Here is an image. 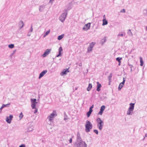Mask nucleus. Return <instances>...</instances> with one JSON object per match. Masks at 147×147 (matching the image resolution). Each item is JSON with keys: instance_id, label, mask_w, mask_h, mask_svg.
Instances as JSON below:
<instances>
[{"instance_id": "ea45409f", "label": "nucleus", "mask_w": 147, "mask_h": 147, "mask_svg": "<svg viewBox=\"0 0 147 147\" xmlns=\"http://www.w3.org/2000/svg\"><path fill=\"white\" fill-rule=\"evenodd\" d=\"M104 40H106V39H105V38H104Z\"/></svg>"}, {"instance_id": "e433bc0d", "label": "nucleus", "mask_w": 147, "mask_h": 147, "mask_svg": "<svg viewBox=\"0 0 147 147\" xmlns=\"http://www.w3.org/2000/svg\"><path fill=\"white\" fill-rule=\"evenodd\" d=\"M32 26H31V29H30V31L31 32H32Z\"/></svg>"}, {"instance_id": "9b49d317", "label": "nucleus", "mask_w": 147, "mask_h": 147, "mask_svg": "<svg viewBox=\"0 0 147 147\" xmlns=\"http://www.w3.org/2000/svg\"><path fill=\"white\" fill-rule=\"evenodd\" d=\"M69 72V71L68 69H64L61 73L60 74L61 76H63L66 74L67 72Z\"/></svg>"}, {"instance_id": "58836bf2", "label": "nucleus", "mask_w": 147, "mask_h": 147, "mask_svg": "<svg viewBox=\"0 0 147 147\" xmlns=\"http://www.w3.org/2000/svg\"><path fill=\"white\" fill-rule=\"evenodd\" d=\"M119 36L120 35L121 36H123V34H120V35H119Z\"/></svg>"}, {"instance_id": "7c9ffc66", "label": "nucleus", "mask_w": 147, "mask_h": 147, "mask_svg": "<svg viewBox=\"0 0 147 147\" xmlns=\"http://www.w3.org/2000/svg\"><path fill=\"white\" fill-rule=\"evenodd\" d=\"M16 51V50H14L13 51V52L12 53V54H11V57L15 53Z\"/></svg>"}, {"instance_id": "f8f14e48", "label": "nucleus", "mask_w": 147, "mask_h": 147, "mask_svg": "<svg viewBox=\"0 0 147 147\" xmlns=\"http://www.w3.org/2000/svg\"><path fill=\"white\" fill-rule=\"evenodd\" d=\"M24 24L22 20H20L19 22L18 25L20 29H22L24 26Z\"/></svg>"}, {"instance_id": "39448f33", "label": "nucleus", "mask_w": 147, "mask_h": 147, "mask_svg": "<svg viewBox=\"0 0 147 147\" xmlns=\"http://www.w3.org/2000/svg\"><path fill=\"white\" fill-rule=\"evenodd\" d=\"M13 116L12 115H9V116H7L6 118V121L8 123H10L11 122Z\"/></svg>"}, {"instance_id": "f257e3e1", "label": "nucleus", "mask_w": 147, "mask_h": 147, "mask_svg": "<svg viewBox=\"0 0 147 147\" xmlns=\"http://www.w3.org/2000/svg\"><path fill=\"white\" fill-rule=\"evenodd\" d=\"M85 131L87 132L90 131L92 127V125L91 123L89 121L87 120L86 121V124L85 125Z\"/></svg>"}, {"instance_id": "f3484780", "label": "nucleus", "mask_w": 147, "mask_h": 147, "mask_svg": "<svg viewBox=\"0 0 147 147\" xmlns=\"http://www.w3.org/2000/svg\"><path fill=\"white\" fill-rule=\"evenodd\" d=\"M97 90L98 91H99L100 90V88L101 87V85L98 82H97Z\"/></svg>"}, {"instance_id": "423d86ee", "label": "nucleus", "mask_w": 147, "mask_h": 147, "mask_svg": "<svg viewBox=\"0 0 147 147\" xmlns=\"http://www.w3.org/2000/svg\"><path fill=\"white\" fill-rule=\"evenodd\" d=\"M83 145L84 147H86L87 146L85 142H81L80 143L76 144L75 145L76 147H82V146Z\"/></svg>"}, {"instance_id": "473e14b6", "label": "nucleus", "mask_w": 147, "mask_h": 147, "mask_svg": "<svg viewBox=\"0 0 147 147\" xmlns=\"http://www.w3.org/2000/svg\"><path fill=\"white\" fill-rule=\"evenodd\" d=\"M120 12L121 13H125V9H123L121 10Z\"/></svg>"}, {"instance_id": "6ab92c4d", "label": "nucleus", "mask_w": 147, "mask_h": 147, "mask_svg": "<svg viewBox=\"0 0 147 147\" xmlns=\"http://www.w3.org/2000/svg\"><path fill=\"white\" fill-rule=\"evenodd\" d=\"M50 115L54 117V116H56L57 115V114L56 111L55 110H53V112Z\"/></svg>"}, {"instance_id": "f704fd0d", "label": "nucleus", "mask_w": 147, "mask_h": 147, "mask_svg": "<svg viewBox=\"0 0 147 147\" xmlns=\"http://www.w3.org/2000/svg\"><path fill=\"white\" fill-rule=\"evenodd\" d=\"M69 141L70 143H71L72 142V139L71 138H70L69 140Z\"/></svg>"}, {"instance_id": "1a4fd4ad", "label": "nucleus", "mask_w": 147, "mask_h": 147, "mask_svg": "<svg viewBox=\"0 0 147 147\" xmlns=\"http://www.w3.org/2000/svg\"><path fill=\"white\" fill-rule=\"evenodd\" d=\"M66 14L65 13H63L61 15L59 19L62 22H63L65 19Z\"/></svg>"}, {"instance_id": "dca6fc26", "label": "nucleus", "mask_w": 147, "mask_h": 147, "mask_svg": "<svg viewBox=\"0 0 147 147\" xmlns=\"http://www.w3.org/2000/svg\"><path fill=\"white\" fill-rule=\"evenodd\" d=\"M59 54L57 56V57H59L60 56H61V55L62 54V53H61V52H62V51H63L62 48L61 47H60L59 49Z\"/></svg>"}, {"instance_id": "c756f323", "label": "nucleus", "mask_w": 147, "mask_h": 147, "mask_svg": "<svg viewBox=\"0 0 147 147\" xmlns=\"http://www.w3.org/2000/svg\"><path fill=\"white\" fill-rule=\"evenodd\" d=\"M94 133H95L96 134H98V131L97 130L95 129L94 130Z\"/></svg>"}, {"instance_id": "2f4dec72", "label": "nucleus", "mask_w": 147, "mask_h": 147, "mask_svg": "<svg viewBox=\"0 0 147 147\" xmlns=\"http://www.w3.org/2000/svg\"><path fill=\"white\" fill-rule=\"evenodd\" d=\"M94 107V105H92V106L90 107L89 110H91L92 111V109Z\"/></svg>"}, {"instance_id": "2eb2a0df", "label": "nucleus", "mask_w": 147, "mask_h": 147, "mask_svg": "<svg viewBox=\"0 0 147 147\" xmlns=\"http://www.w3.org/2000/svg\"><path fill=\"white\" fill-rule=\"evenodd\" d=\"M47 70H45L44 71H43L40 74L39 77V78L40 79V78L42 77L47 72Z\"/></svg>"}, {"instance_id": "ddd939ff", "label": "nucleus", "mask_w": 147, "mask_h": 147, "mask_svg": "<svg viewBox=\"0 0 147 147\" xmlns=\"http://www.w3.org/2000/svg\"><path fill=\"white\" fill-rule=\"evenodd\" d=\"M105 106L104 105H103L101 107L100 111L98 113V114L102 115L103 112V111L105 109Z\"/></svg>"}, {"instance_id": "7ed1b4c3", "label": "nucleus", "mask_w": 147, "mask_h": 147, "mask_svg": "<svg viewBox=\"0 0 147 147\" xmlns=\"http://www.w3.org/2000/svg\"><path fill=\"white\" fill-rule=\"evenodd\" d=\"M96 121L98 122L97 126L100 130H101L102 128V127L104 125V123L102 121L100 118H98Z\"/></svg>"}, {"instance_id": "a878e982", "label": "nucleus", "mask_w": 147, "mask_h": 147, "mask_svg": "<svg viewBox=\"0 0 147 147\" xmlns=\"http://www.w3.org/2000/svg\"><path fill=\"white\" fill-rule=\"evenodd\" d=\"M50 32V30H48L46 33H45L44 34V37H45L46 36H47L49 32Z\"/></svg>"}, {"instance_id": "aec40b11", "label": "nucleus", "mask_w": 147, "mask_h": 147, "mask_svg": "<svg viewBox=\"0 0 147 147\" xmlns=\"http://www.w3.org/2000/svg\"><path fill=\"white\" fill-rule=\"evenodd\" d=\"M92 86L91 84H89L88 86V88H87V90L88 91H89L90 90V89L92 88Z\"/></svg>"}, {"instance_id": "393cba45", "label": "nucleus", "mask_w": 147, "mask_h": 147, "mask_svg": "<svg viewBox=\"0 0 147 147\" xmlns=\"http://www.w3.org/2000/svg\"><path fill=\"white\" fill-rule=\"evenodd\" d=\"M54 117L52 116L51 115H50L48 117L49 119V121H51L54 118Z\"/></svg>"}, {"instance_id": "b1692460", "label": "nucleus", "mask_w": 147, "mask_h": 147, "mask_svg": "<svg viewBox=\"0 0 147 147\" xmlns=\"http://www.w3.org/2000/svg\"><path fill=\"white\" fill-rule=\"evenodd\" d=\"M14 47V45L13 44H11L8 45V47L10 49H12Z\"/></svg>"}, {"instance_id": "c9c22d12", "label": "nucleus", "mask_w": 147, "mask_h": 147, "mask_svg": "<svg viewBox=\"0 0 147 147\" xmlns=\"http://www.w3.org/2000/svg\"><path fill=\"white\" fill-rule=\"evenodd\" d=\"M3 108L2 107L0 108V113H1L2 112V110L3 109Z\"/></svg>"}, {"instance_id": "a19ab883", "label": "nucleus", "mask_w": 147, "mask_h": 147, "mask_svg": "<svg viewBox=\"0 0 147 147\" xmlns=\"http://www.w3.org/2000/svg\"><path fill=\"white\" fill-rule=\"evenodd\" d=\"M54 0H50V1H54Z\"/></svg>"}, {"instance_id": "f03ea898", "label": "nucleus", "mask_w": 147, "mask_h": 147, "mask_svg": "<svg viewBox=\"0 0 147 147\" xmlns=\"http://www.w3.org/2000/svg\"><path fill=\"white\" fill-rule=\"evenodd\" d=\"M31 103V106L32 107V109H35V110L34 112V113H37V109H36V104L37 103L36 102V99H30Z\"/></svg>"}, {"instance_id": "bb28decb", "label": "nucleus", "mask_w": 147, "mask_h": 147, "mask_svg": "<svg viewBox=\"0 0 147 147\" xmlns=\"http://www.w3.org/2000/svg\"><path fill=\"white\" fill-rule=\"evenodd\" d=\"M23 117V115L22 113H21L19 116V117L20 120H21L22 118Z\"/></svg>"}, {"instance_id": "20e7f679", "label": "nucleus", "mask_w": 147, "mask_h": 147, "mask_svg": "<svg viewBox=\"0 0 147 147\" xmlns=\"http://www.w3.org/2000/svg\"><path fill=\"white\" fill-rule=\"evenodd\" d=\"M134 104L131 103L130 104V107L127 111V114L130 115L131 111H132L134 109Z\"/></svg>"}, {"instance_id": "37998d69", "label": "nucleus", "mask_w": 147, "mask_h": 147, "mask_svg": "<svg viewBox=\"0 0 147 147\" xmlns=\"http://www.w3.org/2000/svg\"><path fill=\"white\" fill-rule=\"evenodd\" d=\"M146 30H147V26L146 27Z\"/></svg>"}, {"instance_id": "5701e85b", "label": "nucleus", "mask_w": 147, "mask_h": 147, "mask_svg": "<svg viewBox=\"0 0 147 147\" xmlns=\"http://www.w3.org/2000/svg\"><path fill=\"white\" fill-rule=\"evenodd\" d=\"M64 34H62L58 36V39L59 40H61L64 37Z\"/></svg>"}, {"instance_id": "72a5a7b5", "label": "nucleus", "mask_w": 147, "mask_h": 147, "mask_svg": "<svg viewBox=\"0 0 147 147\" xmlns=\"http://www.w3.org/2000/svg\"><path fill=\"white\" fill-rule=\"evenodd\" d=\"M19 147H25V145L22 144L20 145Z\"/></svg>"}, {"instance_id": "a211bd4d", "label": "nucleus", "mask_w": 147, "mask_h": 147, "mask_svg": "<svg viewBox=\"0 0 147 147\" xmlns=\"http://www.w3.org/2000/svg\"><path fill=\"white\" fill-rule=\"evenodd\" d=\"M102 22L103 23L102 24V25L103 26L107 25L108 24L107 21L105 19H104L103 20Z\"/></svg>"}, {"instance_id": "4468645a", "label": "nucleus", "mask_w": 147, "mask_h": 147, "mask_svg": "<svg viewBox=\"0 0 147 147\" xmlns=\"http://www.w3.org/2000/svg\"><path fill=\"white\" fill-rule=\"evenodd\" d=\"M125 81V80H124V78H123V82H122L120 83L119 85V86L118 87V89L119 90H120L122 88L124 85Z\"/></svg>"}, {"instance_id": "4c0bfd02", "label": "nucleus", "mask_w": 147, "mask_h": 147, "mask_svg": "<svg viewBox=\"0 0 147 147\" xmlns=\"http://www.w3.org/2000/svg\"><path fill=\"white\" fill-rule=\"evenodd\" d=\"M30 34H29V33L28 34V36H30Z\"/></svg>"}, {"instance_id": "cd10ccee", "label": "nucleus", "mask_w": 147, "mask_h": 147, "mask_svg": "<svg viewBox=\"0 0 147 147\" xmlns=\"http://www.w3.org/2000/svg\"><path fill=\"white\" fill-rule=\"evenodd\" d=\"M122 59V58H119V57H117L116 59L117 61L119 63H120L121 62V61H120V60H121V59Z\"/></svg>"}, {"instance_id": "0eeeda50", "label": "nucleus", "mask_w": 147, "mask_h": 147, "mask_svg": "<svg viewBox=\"0 0 147 147\" xmlns=\"http://www.w3.org/2000/svg\"><path fill=\"white\" fill-rule=\"evenodd\" d=\"M51 51V49H47L45 51L44 53L42 55V56L43 57H45L47 55L50 53Z\"/></svg>"}, {"instance_id": "6e6552de", "label": "nucleus", "mask_w": 147, "mask_h": 147, "mask_svg": "<svg viewBox=\"0 0 147 147\" xmlns=\"http://www.w3.org/2000/svg\"><path fill=\"white\" fill-rule=\"evenodd\" d=\"M95 44V43L92 42L90 45L89 47L88 48V51L90 52L92 51V49L94 45Z\"/></svg>"}, {"instance_id": "4be33fe9", "label": "nucleus", "mask_w": 147, "mask_h": 147, "mask_svg": "<svg viewBox=\"0 0 147 147\" xmlns=\"http://www.w3.org/2000/svg\"><path fill=\"white\" fill-rule=\"evenodd\" d=\"M92 111L89 110V111L88 112H87V115L88 117H90V115L91 114V113H92Z\"/></svg>"}, {"instance_id": "c85d7f7f", "label": "nucleus", "mask_w": 147, "mask_h": 147, "mask_svg": "<svg viewBox=\"0 0 147 147\" xmlns=\"http://www.w3.org/2000/svg\"><path fill=\"white\" fill-rule=\"evenodd\" d=\"M10 105V104H6V105L3 104V105H2V107L3 108L4 107H7V105Z\"/></svg>"}, {"instance_id": "79ce46f5", "label": "nucleus", "mask_w": 147, "mask_h": 147, "mask_svg": "<svg viewBox=\"0 0 147 147\" xmlns=\"http://www.w3.org/2000/svg\"><path fill=\"white\" fill-rule=\"evenodd\" d=\"M119 65H120V63H119Z\"/></svg>"}, {"instance_id": "9d476101", "label": "nucleus", "mask_w": 147, "mask_h": 147, "mask_svg": "<svg viewBox=\"0 0 147 147\" xmlns=\"http://www.w3.org/2000/svg\"><path fill=\"white\" fill-rule=\"evenodd\" d=\"M90 26V23H88L85 25L83 28V29L85 30H87L89 29Z\"/></svg>"}, {"instance_id": "412c9836", "label": "nucleus", "mask_w": 147, "mask_h": 147, "mask_svg": "<svg viewBox=\"0 0 147 147\" xmlns=\"http://www.w3.org/2000/svg\"><path fill=\"white\" fill-rule=\"evenodd\" d=\"M140 65L141 66H142L144 65V62L142 58L141 57H140Z\"/></svg>"}]
</instances>
